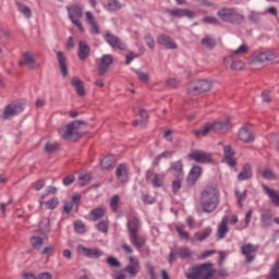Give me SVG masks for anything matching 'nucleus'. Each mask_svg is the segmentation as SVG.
<instances>
[{
	"mask_svg": "<svg viewBox=\"0 0 279 279\" xmlns=\"http://www.w3.org/2000/svg\"><path fill=\"white\" fill-rule=\"evenodd\" d=\"M271 219H274V216L270 211H265L260 215V228L263 230H267V228H271Z\"/></svg>",
	"mask_w": 279,
	"mask_h": 279,
	"instance_id": "obj_27",
	"label": "nucleus"
},
{
	"mask_svg": "<svg viewBox=\"0 0 279 279\" xmlns=\"http://www.w3.org/2000/svg\"><path fill=\"white\" fill-rule=\"evenodd\" d=\"M58 149H60V144L58 143H46L44 146V151H46V154H53L54 151H58Z\"/></svg>",
	"mask_w": 279,
	"mask_h": 279,
	"instance_id": "obj_46",
	"label": "nucleus"
},
{
	"mask_svg": "<svg viewBox=\"0 0 279 279\" xmlns=\"http://www.w3.org/2000/svg\"><path fill=\"white\" fill-rule=\"evenodd\" d=\"M141 54H136L134 52H129L126 54V60H125V64H132V60H134V58H138Z\"/></svg>",
	"mask_w": 279,
	"mask_h": 279,
	"instance_id": "obj_64",
	"label": "nucleus"
},
{
	"mask_svg": "<svg viewBox=\"0 0 279 279\" xmlns=\"http://www.w3.org/2000/svg\"><path fill=\"white\" fill-rule=\"evenodd\" d=\"M250 51V47L247 45L242 44L236 50L232 51L230 58H234L236 56H245Z\"/></svg>",
	"mask_w": 279,
	"mask_h": 279,
	"instance_id": "obj_43",
	"label": "nucleus"
},
{
	"mask_svg": "<svg viewBox=\"0 0 279 279\" xmlns=\"http://www.w3.org/2000/svg\"><path fill=\"white\" fill-rule=\"evenodd\" d=\"M23 279H53V276H51V272H40L38 277L32 272H24L22 275Z\"/></svg>",
	"mask_w": 279,
	"mask_h": 279,
	"instance_id": "obj_35",
	"label": "nucleus"
},
{
	"mask_svg": "<svg viewBox=\"0 0 279 279\" xmlns=\"http://www.w3.org/2000/svg\"><path fill=\"white\" fill-rule=\"evenodd\" d=\"M71 85L73 86V88H75V92L78 95V97H84V95H86V89H84V82H82L80 77H72Z\"/></svg>",
	"mask_w": 279,
	"mask_h": 279,
	"instance_id": "obj_21",
	"label": "nucleus"
},
{
	"mask_svg": "<svg viewBox=\"0 0 279 279\" xmlns=\"http://www.w3.org/2000/svg\"><path fill=\"white\" fill-rule=\"evenodd\" d=\"M16 7L19 12H21V14H23V16H25V19H32V9H29V7L21 3V2H16Z\"/></svg>",
	"mask_w": 279,
	"mask_h": 279,
	"instance_id": "obj_40",
	"label": "nucleus"
},
{
	"mask_svg": "<svg viewBox=\"0 0 279 279\" xmlns=\"http://www.w3.org/2000/svg\"><path fill=\"white\" fill-rule=\"evenodd\" d=\"M74 230L77 232V234H84V232H86V227L84 222L76 221L74 222Z\"/></svg>",
	"mask_w": 279,
	"mask_h": 279,
	"instance_id": "obj_55",
	"label": "nucleus"
},
{
	"mask_svg": "<svg viewBox=\"0 0 279 279\" xmlns=\"http://www.w3.org/2000/svg\"><path fill=\"white\" fill-rule=\"evenodd\" d=\"M73 182H75V177L73 174H69L68 177H65L63 179L64 186H69L71 184H73Z\"/></svg>",
	"mask_w": 279,
	"mask_h": 279,
	"instance_id": "obj_62",
	"label": "nucleus"
},
{
	"mask_svg": "<svg viewBox=\"0 0 279 279\" xmlns=\"http://www.w3.org/2000/svg\"><path fill=\"white\" fill-rule=\"evenodd\" d=\"M210 234H213V228L207 227L202 232L194 233L192 241H199V242L206 241V239H208Z\"/></svg>",
	"mask_w": 279,
	"mask_h": 279,
	"instance_id": "obj_29",
	"label": "nucleus"
},
{
	"mask_svg": "<svg viewBox=\"0 0 279 279\" xmlns=\"http://www.w3.org/2000/svg\"><path fill=\"white\" fill-rule=\"evenodd\" d=\"M278 56L276 52L268 50L266 52H260L257 54L256 60L257 62H271V60H276Z\"/></svg>",
	"mask_w": 279,
	"mask_h": 279,
	"instance_id": "obj_26",
	"label": "nucleus"
},
{
	"mask_svg": "<svg viewBox=\"0 0 279 279\" xmlns=\"http://www.w3.org/2000/svg\"><path fill=\"white\" fill-rule=\"evenodd\" d=\"M213 88V84L208 80H196L187 84V94L192 96L204 95Z\"/></svg>",
	"mask_w": 279,
	"mask_h": 279,
	"instance_id": "obj_5",
	"label": "nucleus"
},
{
	"mask_svg": "<svg viewBox=\"0 0 279 279\" xmlns=\"http://www.w3.org/2000/svg\"><path fill=\"white\" fill-rule=\"evenodd\" d=\"M89 217L92 221H100V219H104V217H106V208L98 207L92 209L89 213Z\"/></svg>",
	"mask_w": 279,
	"mask_h": 279,
	"instance_id": "obj_30",
	"label": "nucleus"
},
{
	"mask_svg": "<svg viewBox=\"0 0 279 279\" xmlns=\"http://www.w3.org/2000/svg\"><path fill=\"white\" fill-rule=\"evenodd\" d=\"M90 174L88 173H81L78 177V184L80 186H87V184H90Z\"/></svg>",
	"mask_w": 279,
	"mask_h": 279,
	"instance_id": "obj_49",
	"label": "nucleus"
},
{
	"mask_svg": "<svg viewBox=\"0 0 279 279\" xmlns=\"http://www.w3.org/2000/svg\"><path fill=\"white\" fill-rule=\"evenodd\" d=\"M170 171H172L175 178H182L184 175V163L182 160H178L171 163Z\"/></svg>",
	"mask_w": 279,
	"mask_h": 279,
	"instance_id": "obj_23",
	"label": "nucleus"
},
{
	"mask_svg": "<svg viewBox=\"0 0 279 279\" xmlns=\"http://www.w3.org/2000/svg\"><path fill=\"white\" fill-rule=\"evenodd\" d=\"M60 204V201L58 197H52L48 202H46V208L48 210H53V208H58V205Z\"/></svg>",
	"mask_w": 279,
	"mask_h": 279,
	"instance_id": "obj_53",
	"label": "nucleus"
},
{
	"mask_svg": "<svg viewBox=\"0 0 279 279\" xmlns=\"http://www.w3.org/2000/svg\"><path fill=\"white\" fill-rule=\"evenodd\" d=\"M262 189L266 193V195H268V197H270V201L274 204V206L279 208V194H278V192H276V190L270 189L266 184H263Z\"/></svg>",
	"mask_w": 279,
	"mask_h": 279,
	"instance_id": "obj_20",
	"label": "nucleus"
},
{
	"mask_svg": "<svg viewBox=\"0 0 279 279\" xmlns=\"http://www.w3.org/2000/svg\"><path fill=\"white\" fill-rule=\"evenodd\" d=\"M107 263L110 267H116V269H119V267H121V262L112 256L107 257Z\"/></svg>",
	"mask_w": 279,
	"mask_h": 279,
	"instance_id": "obj_56",
	"label": "nucleus"
},
{
	"mask_svg": "<svg viewBox=\"0 0 279 279\" xmlns=\"http://www.w3.org/2000/svg\"><path fill=\"white\" fill-rule=\"evenodd\" d=\"M110 208H112V210L117 213V209L119 208V195H113L110 198Z\"/></svg>",
	"mask_w": 279,
	"mask_h": 279,
	"instance_id": "obj_57",
	"label": "nucleus"
},
{
	"mask_svg": "<svg viewBox=\"0 0 279 279\" xmlns=\"http://www.w3.org/2000/svg\"><path fill=\"white\" fill-rule=\"evenodd\" d=\"M86 21L90 25V34H99V25H97V22H95V17L93 16V13L86 12L85 13Z\"/></svg>",
	"mask_w": 279,
	"mask_h": 279,
	"instance_id": "obj_33",
	"label": "nucleus"
},
{
	"mask_svg": "<svg viewBox=\"0 0 279 279\" xmlns=\"http://www.w3.org/2000/svg\"><path fill=\"white\" fill-rule=\"evenodd\" d=\"M130 174V170H128V165L120 163L116 169V175L118 180H126Z\"/></svg>",
	"mask_w": 279,
	"mask_h": 279,
	"instance_id": "obj_34",
	"label": "nucleus"
},
{
	"mask_svg": "<svg viewBox=\"0 0 279 279\" xmlns=\"http://www.w3.org/2000/svg\"><path fill=\"white\" fill-rule=\"evenodd\" d=\"M187 158L190 160H194V162H198L199 165H208V162H213V154L204 150H192L187 155Z\"/></svg>",
	"mask_w": 279,
	"mask_h": 279,
	"instance_id": "obj_8",
	"label": "nucleus"
},
{
	"mask_svg": "<svg viewBox=\"0 0 279 279\" xmlns=\"http://www.w3.org/2000/svg\"><path fill=\"white\" fill-rule=\"evenodd\" d=\"M142 202H144V204H154L156 202V198H154V196H150L149 194H143Z\"/></svg>",
	"mask_w": 279,
	"mask_h": 279,
	"instance_id": "obj_61",
	"label": "nucleus"
},
{
	"mask_svg": "<svg viewBox=\"0 0 279 279\" xmlns=\"http://www.w3.org/2000/svg\"><path fill=\"white\" fill-rule=\"evenodd\" d=\"M167 13L170 14V16H173L174 19H182L184 16H187V19H195V12L189 9H168Z\"/></svg>",
	"mask_w": 279,
	"mask_h": 279,
	"instance_id": "obj_15",
	"label": "nucleus"
},
{
	"mask_svg": "<svg viewBox=\"0 0 279 279\" xmlns=\"http://www.w3.org/2000/svg\"><path fill=\"white\" fill-rule=\"evenodd\" d=\"M199 175H202V167L199 166L192 167L190 174L187 177V183L191 184V186H193V184H195L199 179Z\"/></svg>",
	"mask_w": 279,
	"mask_h": 279,
	"instance_id": "obj_22",
	"label": "nucleus"
},
{
	"mask_svg": "<svg viewBox=\"0 0 279 279\" xmlns=\"http://www.w3.org/2000/svg\"><path fill=\"white\" fill-rule=\"evenodd\" d=\"M223 162L229 167H236V159H234V150L230 145H226L223 148Z\"/></svg>",
	"mask_w": 279,
	"mask_h": 279,
	"instance_id": "obj_17",
	"label": "nucleus"
},
{
	"mask_svg": "<svg viewBox=\"0 0 279 279\" xmlns=\"http://www.w3.org/2000/svg\"><path fill=\"white\" fill-rule=\"evenodd\" d=\"M147 274L149 275V279H156V271L154 270V267L148 264L146 266Z\"/></svg>",
	"mask_w": 279,
	"mask_h": 279,
	"instance_id": "obj_63",
	"label": "nucleus"
},
{
	"mask_svg": "<svg viewBox=\"0 0 279 279\" xmlns=\"http://www.w3.org/2000/svg\"><path fill=\"white\" fill-rule=\"evenodd\" d=\"M23 58L28 69H40V63L36 62V59H34V54L32 52H24Z\"/></svg>",
	"mask_w": 279,
	"mask_h": 279,
	"instance_id": "obj_25",
	"label": "nucleus"
},
{
	"mask_svg": "<svg viewBox=\"0 0 279 279\" xmlns=\"http://www.w3.org/2000/svg\"><path fill=\"white\" fill-rule=\"evenodd\" d=\"M24 110L23 104L21 102H11L9 104L2 113V119L8 121V119H12V117H16V114H21Z\"/></svg>",
	"mask_w": 279,
	"mask_h": 279,
	"instance_id": "obj_10",
	"label": "nucleus"
},
{
	"mask_svg": "<svg viewBox=\"0 0 279 279\" xmlns=\"http://www.w3.org/2000/svg\"><path fill=\"white\" fill-rule=\"evenodd\" d=\"M123 8V4L119 2V0H108L106 4V9L109 10V12H117Z\"/></svg>",
	"mask_w": 279,
	"mask_h": 279,
	"instance_id": "obj_39",
	"label": "nucleus"
},
{
	"mask_svg": "<svg viewBox=\"0 0 279 279\" xmlns=\"http://www.w3.org/2000/svg\"><path fill=\"white\" fill-rule=\"evenodd\" d=\"M138 228H141V221L138 218L134 217L128 221L129 236L132 234H138Z\"/></svg>",
	"mask_w": 279,
	"mask_h": 279,
	"instance_id": "obj_31",
	"label": "nucleus"
},
{
	"mask_svg": "<svg viewBox=\"0 0 279 279\" xmlns=\"http://www.w3.org/2000/svg\"><path fill=\"white\" fill-rule=\"evenodd\" d=\"M135 74L137 75L138 80L143 82L144 84H147L149 82V74L142 70H135Z\"/></svg>",
	"mask_w": 279,
	"mask_h": 279,
	"instance_id": "obj_54",
	"label": "nucleus"
},
{
	"mask_svg": "<svg viewBox=\"0 0 279 279\" xmlns=\"http://www.w3.org/2000/svg\"><path fill=\"white\" fill-rule=\"evenodd\" d=\"M262 175L264 180H278V175L271 169H265L262 171Z\"/></svg>",
	"mask_w": 279,
	"mask_h": 279,
	"instance_id": "obj_50",
	"label": "nucleus"
},
{
	"mask_svg": "<svg viewBox=\"0 0 279 279\" xmlns=\"http://www.w3.org/2000/svg\"><path fill=\"white\" fill-rule=\"evenodd\" d=\"M182 189V178H179L172 182V191L173 193H178Z\"/></svg>",
	"mask_w": 279,
	"mask_h": 279,
	"instance_id": "obj_60",
	"label": "nucleus"
},
{
	"mask_svg": "<svg viewBox=\"0 0 279 279\" xmlns=\"http://www.w3.org/2000/svg\"><path fill=\"white\" fill-rule=\"evenodd\" d=\"M45 244V241L40 236H32L31 238V245L34 247V250H40L43 245Z\"/></svg>",
	"mask_w": 279,
	"mask_h": 279,
	"instance_id": "obj_47",
	"label": "nucleus"
},
{
	"mask_svg": "<svg viewBox=\"0 0 279 279\" xmlns=\"http://www.w3.org/2000/svg\"><path fill=\"white\" fill-rule=\"evenodd\" d=\"M177 254L179 258H190V256H193V252H191V248L189 247H179L177 248Z\"/></svg>",
	"mask_w": 279,
	"mask_h": 279,
	"instance_id": "obj_42",
	"label": "nucleus"
},
{
	"mask_svg": "<svg viewBox=\"0 0 279 279\" xmlns=\"http://www.w3.org/2000/svg\"><path fill=\"white\" fill-rule=\"evenodd\" d=\"M81 125H86L84 121H72L68 125L59 129V134L64 141H80L82 133H80Z\"/></svg>",
	"mask_w": 279,
	"mask_h": 279,
	"instance_id": "obj_4",
	"label": "nucleus"
},
{
	"mask_svg": "<svg viewBox=\"0 0 279 279\" xmlns=\"http://www.w3.org/2000/svg\"><path fill=\"white\" fill-rule=\"evenodd\" d=\"M141 271V262L138 257H129V264L124 267L123 272L129 274L131 278H136Z\"/></svg>",
	"mask_w": 279,
	"mask_h": 279,
	"instance_id": "obj_11",
	"label": "nucleus"
},
{
	"mask_svg": "<svg viewBox=\"0 0 279 279\" xmlns=\"http://www.w3.org/2000/svg\"><path fill=\"white\" fill-rule=\"evenodd\" d=\"M147 179L151 182L155 189H160V186H162V181H160V177L158 175V173L150 172L147 175Z\"/></svg>",
	"mask_w": 279,
	"mask_h": 279,
	"instance_id": "obj_41",
	"label": "nucleus"
},
{
	"mask_svg": "<svg viewBox=\"0 0 279 279\" xmlns=\"http://www.w3.org/2000/svg\"><path fill=\"white\" fill-rule=\"evenodd\" d=\"M187 279H201L199 277V265L190 268V272L185 274Z\"/></svg>",
	"mask_w": 279,
	"mask_h": 279,
	"instance_id": "obj_44",
	"label": "nucleus"
},
{
	"mask_svg": "<svg viewBox=\"0 0 279 279\" xmlns=\"http://www.w3.org/2000/svg\"><path fill=\"white\" fill-rule=\"evenodd\" d=\"M226 234H228V217L225 216L217 230L219 241H221V239H226Z\"/></svg>",
	"mask_w": 279,
	"mask_h": 279,
	"instance_id": "obj_28",
	"label": "nucleus"
},
{
	"mask_svg": "<svg viewBox=\"0 0 279 279\" xmlns=\"http://www.w3.org/2000/svg\"><path fill=\"white\" fill-rule=\"evenodd\" d=\"M239 141H242V143H253L255 140L254 133L252 132V129L250 126H242L239 130L238 133Z\"/></svg>",
	"mask_w": 279,
	"mask_h": 279,
	"instance_id": "obj_16",
	"label": "nucleus"
},
{
	"mask_svg": "<svg viewBox=\"0 0 279 279\" xmlns=\"http://www.w3.org/2000/svg\"><path fill=\"white\" fill-rule=\"evenodd\" d=\"M105 40L106 43H108V45H110V47L120 49V51H125V49H128L125 44H123V41H121V39L112 33H107L105 36Z\"/></svg>",
	"mask_w": 279,
	"mask_h": 279,
	"instance_id": "obj_13",
	"label": "nucleus"
},
{
	"mask_svg": "<svg viewBox=\"0 0 279 279\" xmlns=\"http://www.w3.org/2000/svg\"><path fill=\"white\" fill-rule=\"evenodd\" d=\"M57 60L60 68V73L63 75V77H66L69 75V66H66V57H64L63 51H57Z\"/></svg>",
	"mask_w": 279,
	"mask_h": 279,
	"instance_id": "obj_19",
	"label": "nucleus"
},
{
	"mask_svg": "<svg viewBox=\"0 0 279 279\" xmlns=\"http://www.w3.org/2000/svg\"><path fill=\"white\" fill-rule=\"evenodd\" d=\"M96 228L98 232H102V234H108V228H110V222L108 220H100Z\"/></svg>",
	"mask_w": 279,
	"mask_h": 279,
	"instance_id": "obj_45",
	"label": "nucleus"
},
{
	"mask_svg": "<svg viewBox=\"0 0 279 279\" xmlns=\"http://www.w3.org/2000/svg\"><path fill=\"white\" fill-rule=\"evenodd\" d=\"M230 128H232V123L230 122V118H227L214 123H207L201 130L194 131V134L197 138H202V136H208L209 132H215V134H226Z\"/></svg>",
	"mask_w": 279,
	"mask_h": 279,
	"instance_id": "obj_2",
	"label": "nucleus"
},
{
	"mask_svg": "<svg viewBox=\"0 0 279 279\" xmlns=\"http://www.w3.org/2000/svg\"><path fill=\"white\" fill-rule=\"evenodd\" d=\"M175 230L178 234L180 235L181 239H184L185 241H189L190 235L189 232L184 231V226L183 225H177Z\"/></svg>",
	"mask_w": 279,
	"mask_h": 279,
	"instance_id": "obj_51",
	"label": "nucleus"
},
{
	"mask_svg": "<svg viewBox=\"0 0 279 279\" xmlns=\"http://www.w3.org/2000/svg\"><path fill=\"white\" fill-rule=\"evenodd\" d=\"M66 12L73 25H76L80 32H84V26H82V22L77 20V19H82V16L84 15L82 7L80 4H73L71 7H66Z\"/></svg>",
	"mask_w": 279,
	"mask_h": 279,
	"instance_id": "obj_6",
	"label": "nucleus"
},
{
	"mask_svg": "<svg viewBox=\"0 0 279 279\" xmlns=\"http://www.w3.org/2000/svg\"><path fill=\"white\" fill-rule=\"evenodd\" d=\"M112 62H114V58L112 54H104L98 60V75H106L108 73V69H110Z\"/></svg>",
	"mask_w": 279,
	"mask_h": 279,
	"instance_id": "obj_12",
	"label": "nucleus"
},
{
	"mask_svg": "<svg viewBox=\"0 0 279 279\" xmlns=\"http://www.w3.org/2000/svg\"><path fill=\"white\" fill-rule=\"evenodd\" d=\"M76 252L81 254V256H85L86 258H92L95 260H97V258H101V256L104 255V251H101L100 248H97V247L88 248L82 244H78L76 246Z\"/></svg>",
	"mask_w": 279,
	"mask_h": 279,
	"instance_id": "obj_9",
	"label": "nucleus"
},
{
	"mask_svg": "<svg viewBox=\"0 0 279 279\" xmlns=\"http://www.w3.org/2000/svg\"><path fill=\"white\" fill-rule=\"evenodd\" d=\"M199 268V278L201 279H210L217 274V270L213 268V263H204L198 265Z\"/></svg>",
	"mask_w": 279,
	"mask_h": 279,
	"instance_id": "obj_14",
	"label": "nucleus"
},
{
	"mask_svg": "<svg viewBox=\"0 0 279 279\" xmlns=\"http://www.w3.org/2000/svg\"><path fill=\"white\" fill-rule=\"evenodd\" d=\"M144 41L146 43L147 47L154 51V48L156 47V41L154 40V37L151 34L144 35Z\"/></svg>",
	"mask_w": 279,
	"mask_h": 279,
	"instance_id": "obj_52",
	"label": "nucleus"
},
{
	"mask_svg": "<svg viewBox=\"0 0 279 279\" xmlns=\"http://www.w3.org/2000/svg\"><path fill=\"white\" fill-rule=\"evenodd\" d=\"M252 178V166L245 163L242 171L238 174V180L243 182V180H250Z\"/></svg>",
	"mask_w": 279,
	"mask_h": 279,
	"instance_id": "obj_32",
	"label": "nucleus"
},
{
	"mask_svg": "<svg viewBox=\"0 0 279 279\" xmlns=\"http://www.w3.org/2000/svg\"><path fill=\"white\" fill-rule=\"evenodd\" d=\"M217 16L223 23H230L231 25H242L245 21V16L235 8H221L217 11Z\"/></svg>",
	"mask_w": 279,
	"mask_h": 279,
	"instance_id": "obj_3",
	"label": "nucleus"
},
{
	"mask_svg": "<svg viewBox=\"0 0 279 279\" xmlns=\"http://www.w3.org/2000/svg\"><path fill=\"white\" fill-rule=\"evenodd\" d=\"M130 241L137 248L145 245V238L138 235V233H133L132 235H130Z\"/></svg>",
	"mask_w": 279,
	"mask_h": 279,
	"instance_id": "obj_38",
	"label": "nucleus"
},
{
	"mask_svg": "<svg viewBox=\"0 0 279 279\" xmlns=\"http://www.w3.org/2000/svg\"><path fill=\"white\" fill-rule=\"evenodd\" d=\"M203 213H215L219 207V190L215 185H207L199 196Z\"/></svg>",
	"mask_w": 279,
	"mask_h": 279,
	"instance_id": "obj_1",
	"label": "nucleus"
},
{
	"mask_svg": "<svg viewBox=\"0 0 279 279\" xmlns=\"http://www.w3.org/2000/svg\"><path fill=\"white\" fill-rule=\"evenodd\" d=\"M114 162L113 156H107L100 160V166L102 169H110Z\"/></svg>",
	"mask_w": 279,
	"mask_h": 279,
	"instance_id": "obj_48",
	"label": "nucleus"
},
{
	"mask_svg": "<svg viewBox=\"0 0 279 279\" xmlns=\"http://www.w3.org/2000/svg\"><path fill=\"white\" fill-rule=\"evenodd\" d=\"M248 21H251V23H259L260 13L252 11L251 14L248 15Z\"/></svg>",
	"mask_w": 279,
	"mask_h": 279,
	"instance_id": "obj_59",
	"label": "nucleus"
},
{
	"mask_svg": "<svg viewBox=\"0 0 279 279\" xmlns=\"http://www.w3.org/2000/svg\"><path fill=\"white\" fill-rule=\"evenodd\" d=\"M157 43L158 45L165 47V49H178L175 41H173V39H171V37L167 34H159L157 36Z\"/></svg>",
	"mask_w": 279,
	"mask_h": 279,
	"instance_id": "obj_18",
	"label": "nucleus"
},
{
	"mask_svg": "<svg viewBox=\"0 0 279 279\" xmlns=\"http://www.w3.org/2000/svg\"><path fill=\"white\" fill-rule=\"evenodd\" d=\"M245 68V63H243V61H233L231 63V69L233 71H242V69Z\"/></svg>",
	"mask_w": 279,
	"mask_h": 279,
	"instance_id": "obj_58",
	"label": "nucleus"
},
{
	"mask_svg": "<svg viewBox=\"0 0 279 279\" xmlns=\"http://www.w3.org/2000/svg\"><path fill=\"white\" fill-rule=\"evenodd\" d=\"M234 195L236 197L239 208H243V204L247 199V190L240 192L239 189H235Z\"/></svg>",
	"mask_w": 279,
	"mask_h": 279,
	"instance_id": "obj_36",
	"label": "nucleus"
},
{
	"mask_svg": "<svg viewBox=\"0 0 279 279\" xmlns=\"http://www.w3.org/2000/svg\"><path fill=\"white\" fill-rule=\"evenodd\" d=\"M259 246L257 244L246 243L240 247V254L244 256V262L250 265L254 263L256 258V252H258Z\"/></svg>",
	"mask_w": 279,
	"mask_h": 279,
	"instance_id": "obj_7",
	"label": "nucleus"
},
{
	"mask_svg": "<svg viewBox=\"0 0 279 279\" xmlns=\"http://www.w3.org/2000/svg\"><path fill=\"white\" fill-rule=\"evenodd\" d=\"M90 56V47L86 45L85 41H78V52L77 57L80 60H87Z\"/></svg>",
	"mask_w": 279,
	"mask_h": 279,
	"instance_id": "obj_24",
	"label": "nucleus"
},
{
	"mask_svg": "<svg viewBox=\"0 0 279 279\" xmlns=\"http://www.w3.org/2000/svg\"><path fill=\"white\" fill-rule=\"evenodd\" d=\"M201 45L206 49H215L217 47V40L210 36H206L201 40Z\"/></svg>",
	"mask_w": 279,
	"mask_h": 279,
	"instance_id": "obj_37",
	"label": "nucleus"
}]
</instances>
